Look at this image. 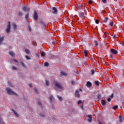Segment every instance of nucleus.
Here are the masks:
<instances>
[{
	"label": "nucleus",
	"instance_id": "obj_1",
	"mask_svg": "<svg viewBox=\"0 0 124 124\" xmlns=\"http://www.w3.org/2000/svg\"><path fill=\"white\" fill-rule=\"evenodd\" d=\"M6 90L8 93V94H15V95H18V94H17V93L14 92V91H13V90H12V89H11L10 88H7Z\"/></svg>",
	"mask_w": 124,
	"mask_h": 124
},
{
	"label": "nucleus",
	"instance_id": "obj_2",
	"mask_svg": "<svg viewBox=\"0 0 124 124\" xmlns=\"http://www.w3.org/2000/svg\"><path fill=\"white\" fill-rule=\"evenodd\" d=\"M11 29V25L10 24V22L9 21L8 22V25L7 26V29L6 30V31L7 33H9L10 32Z\"/></svg>",
	"mask_w": 124,
	"mask_h": 124
},
{
	"label": "nucleus",
	"instance_id": "obj_3",
	"mask_svg": "<svg viewBox=\"0 0 124 124\" xmlns=\"http://www.w3.org/2000/svg\"><path fill=\"white\" fill-rule=\"evenodd\" d=\"M55 85L56 87H57V88L58 89H60V90H63V87H62V85H61V84H60V83L59 82H55Z\"/></svg>",
	"mask_w": 124,
	"mask_h": 124
},
{
	"label": "nucleus",
	"instance_id": "obj_4",
	"mask_svg": "<svg viewBox=\"0 0 124 124\" xmlns=\"http://www.w3.org/2000/svg\"><path fill=\"white\" fill-rule=\"evenodd\" d=\"M38 14H37V12H34V15H33V18L35 21H37V20H38Z\"/></svg>",
	"mask_w": 124,
	"mask_h": 124
},
{
	"label": "nucleus",
	"instance_id": "obj_5",
	"mask_svg": "<svg viewBox=\"0 0 124 124\" xmlns=\"http://www.w3.org/2000/svg\"><path fill=\"white\" fill-rule=\"evenodd\" d=\"M110 52L113 55H118V51L114 48H111Z\"/></svg>",
	"mask_w": 124,
	"mask_h": 124
},
{
	"label": "nucleus",
	"instance_id": "obj_6",
	"mask_svg": "<svg viewBox=\"0 0 124 124\" xmlns=\"http://www.w3.org/2000/svg\"><path fill=\"white\" fill-rule=\"evenodd\" d=\"M87 121L89 123H92V121H93V116H92V115H89L87 116Z\"/></svg>",
	"mask_w": 124,
	"mask_h": 124
},
{
	"label": "nucleus",
	"instance_id": "obj_7",
	"mask_svg": "<svg viewBox=\"0 0 124 124\" xmlns=\"http://www.w3.org/2000/svg\"><path fill=\"white\" fill-rule=\"evenodd\" d=\"M52 13H53V14H58V9L55 7H53L52 8Z\"/></svg>",
	"mask_w": 124,
	"mask_h": 124
},
{
	"label": "nucleus",
	"instance_id": "obj_8",
	"mask_svg": "<svg viewBox=\"0 0 124 124\" xmlns=\"http://www.w3.org/2000/svg\"><path fill=\"white\" fill-rule=\"evenodd\" d=\"M76 97H78V98L80 97V94L79 93V90H77L75 94Z\"/></svg>",
	"mask_w": 124,
	"mask_h": 124
},
{
	"label": "nucleus",
	"instance_id": "obj_9",
	"mask_svg": "<svg viewBox=\"0 0 124 124\" xmlns=\"http://www.w3.org/2000/svg\"><path fill=\"white\" fill-rule=\"evenodd\" d=\"M40 25H43V27H44V28H46V27H47V24H45L44 23V22L43 21V20H41L40 21Z\"/></svg>",
	"mask_w": 124,
	"mask_h": 124
},
{
	"label": "nucleus",
	"instance_id": "obj_10",
	"mask_svg": "<svg viewBox=\"0 0 124 124\" xmlns=\"http://www.w3.org/2000/svg\"><path fill=\"white\" fill-rule=\"evenodd\" d=\"M12 111L14 113V114L15 115L16 117H19L20 116L19 114H18V112L15 111V110L12 109Z\"/></svg>",
	"mask_w": 124,
	"mask_h": 124
},
{
	"label": "nucleus",
	"instance_id": "obj_11",
	"mask_svg": "<svg viewBox=\"0 0 124 124\" xmlns=\"http://www.w3.org/2000/svg\"><path fill=\"white\" fill-rule=\"evenodd\" d=\"M9 55L11 56V57H15V53H14V51H11L9 52Z\"/></svg>",
	"mask_w": 124,
	"mask_h": 124
},
{
	"label": "nucleus",
	"instance_id": "obj_12",
	"mask_svg": "<svg viewBox=\"0 0 124 124\" xmlns=\"http://www.w3.org/2000/svg\"><path fill=\"white\" fill-rule=\"evenodd\" d=\"M83 54L85 57H88V51L86 50H83Z\"/></svg>",
	"mask_w": 124,
	"mask_h": 124
},
{
	"label": "nucleus",
	"instance_id": "obj_13",
	"mask_svg": "<svg viewBox=\"0 0 124 124\" xmlns=\"http://www.w3.org/2000/svg\"><path fill=\"white\" fill-rule=\"evenodd\" d=\"M79 16L80 18H83L85 16V14L83 12H80L79 13Z\"/></svg>",
	"mask_w": 124,
	"mask_h": 124
},
{
	"label": "nucleus",
	"instance_id": "obj_14",
	"mask_svg": "<svg viewBox=\"0 0 124 124\" xmlns=\"http://www.w3.org/2000/svg\"><path fill=\"white\" fill-rule=\"evenodd\" d=\"M3 40H4V37H0V45H1L2 42H3Z\"/></svg>",
	"mask_w": 124,
	"mask_h": 124
},
{
	"label": "nucleus",
	"instance_id": "obj_15",
	"mask_svg": "<svg viewBox=\"0 0 124 124\" xmlns=\"http://www.w3.org/2000/svg\"><path fill=\"white\" fill-rule=\"evenodd\" d=\"M53 99H54V97L53 96V95H51L49 98V102L51 103H52V101H53Z\"/></svg>",
	"mask_w": 124,
	"mask_h": 124
},
{
	"label": "nucleus",
	"instance_id": "obj_16",
	"mask_svg": "<svg viewBox=\"0 0 124 124\" xmlns=\"http://www.w3.org/2000/svg\"><path fill=\"white\" fill-rule=\"evenodd\" d=\"M67 75V74L66 73H65L64 72H62L61 74V76H66Z\"/></svg>",
	"mask_w": 124,
	"mask_h": 124
},
{
	"label": "nucleus",
	"instance_id": "obj_17",
	"mask_svg": "<svg viewBox=\"0 0 124 124\" xmlns=\"http://www.w3.org/2000/svg\"><path fill=\"white\" fill-rule=\"evenodd\" d=\"M25 52L26 54H27L31 53V51H30L29 49H26L25 50Z\"/></svg>",
	"mask_w": 124,
	"mask_h": 124
},
{
	"label": "nucleus",
	"instance_id": "obj_18",
	"mask_svg": "<svg viewBox=\"0 0 124 124\" xmlns=\"http://www.w3.org/2000/svg\"><path fill=\"white\" fill-rule=\"evenodd\" d=\"M108 19V17H105L103 20V23H107Z\"/></svg>",
	"mask_w": 124,
	"mask_h": 124
},
{
	"label": "nucleus",
	"instance_id": "obj_19",
	"mask_svg": "<svg viewBox=\"0 0 124 124\" xmlns=\"http://www.w3.org/2000/svg\"><path fill=\"white\" fill-rule=\"evenodd\" d=\"M95 84L96 86H99V85H100V82L98 80H96L95 81Z\"/></svg>",
	"mask_w": 124,
	"mask_h": 124
},
{
	"label": "nucleus",
	"instance_id": "obj_20",
	"mask_svg": "<svg viewBox=\"0 0 124 124\" xmlns=\"http://www.w3.org/2000/svg\"><path fill=\"white\" fill-rule=\"evenodd\" d=\"M21 65H22V66H23V67H24L25 68H27V65H26L25 63H24L23 62H21Z\"/></svg>",
	"mask_w": 124,
	"mask_h": 124
},
{
	"label": "nucleus",
	"instance_id": "obj_21",
	"mask_svg": "<svg viewBox=\"0 0 124 124\" xmlns=\"http://www.w3.org/2000/svg\"><path fill=\"white\" fill-rule=\"evenodd\" d=\"M87 87H91L92 86V83L90 81H88L86 84Z\"/></svg>",
	"mask_w": 124,
	"mask_h": 124
},
{
	"label": "nucleus",
	"instance_id": "obj_22",
	"mask_svg": "<svg viewBox=\"0 0 124 124\" xmlns=\"http://www.w3.org/2000/svg\"><path fill=\"white\" fill-rule=\"evenodd\" d=\"M13 26L15 31L17 29V25L15 23L13 24Z\"/></svg>",
	"mask_w": 124,
	"mask_h": 124
},
{
	"label": "nucleus",
	"instance_id": "obj_23",
	"mask_svg": "<svg viewBox=\"0 0 124 124\" xmlns=\"http://www.w3.org/2000/svg\"><path fill=\"white\" fill-rule=\"evenodd\" d=\"M101 104L102 105L104 106V105H106V102H105V101L102 100H101Z\"/></svg>",
	"mask_w": 124,
	"mask_h": 124
},
{
	"label": "nucleus",
	"instance_id": "obj_24",
	"mask_svg": "<svg viewBox=\"0 0 124 124\" xmlns=\"http://www.w3.org/2000/svg\"><path fill=\"white\" fill-rule=\"evenodd\" d=\"M44 65L45 66L48 67V66H49V63L48 62H45Z\"/></svg>",
	"mask_w": 124,
	"mask_h": 124
},
{
	"label": "nucleus",
	"instance_id": "obj_25",
	"mask_svg": "<svg viewBox=\"0 0 124 124\" xmlns=\"http://www.w3.org/2000/svg\"><path fill=\"white\" fill-rule=\"evenodd\" d=\"M91 71L92 75H93V74H94V73L95 72V71H94V69H92Z\"/></svg>",
	"mask_w": 124,
	"mask_h": 124
},
{
	"label": "nucleus",
	"instance_id": "obj_26",
	"mask_svg": "<svg viewBox=\"0 0 124 124\" xmlns=\"http://www.w3.org/2000/svg\"><path fill=\"white\" fill-rule=\"evenodd\" d=\"M30 15V14H29V12L28 13V14L26 15L25 16V19H29V16Z\"/></svg>",
	"mask_w": 124,
	"mask_h": 124
},
{
	"label": "nucleus",
	"instance_id": "obj_27",
	"mask_svg": "<svg viewBox=\"0 0 124 124\" xmlns=\"http://www.w3.org/2000/svg\"><path fill=\"white\" fill-rule=\"evenodd\" d=\"M49 81L48 80H46V86H49Z\"/></svg>",
	"mask_w": 124,
	"mask_h": 124
},
{
	"label": "nucleus",
	"instance_id": "obj_28",
	"mask_svg": "<svg viewBox=\"0 0 124 124\" xmlns=\"http://www.w3.org/2000/svg\"><path fill=\"white\" fill-rule=\"evenodd\" d=\"M22 10L25 12L27 11V7L26 6L23 7L22 8Z\"/></svg>",
	"mask_w": 124,
	"mask_h": 124
},
{
	"label": "nucleus",
	"instance_id": "obj_29",
	"mask_svg": "<svg viewBox=\"0 0 124 124\" xmlns=\"http://www.w3.org/2000/svg\"><path fill=\"white\" fill-rule=\"evenodd\" d=\"M117 108L118 106H115L112 108V109H113V110H117Z\"/></svg>",
	"mask_w": 124,
	"mask_h": 124
},
{
	"label": "nucleus",
	"instance_id": "obj_30",
	"mask_svg": "<svg viewBox=\"0 0 124 124\" xmlns=\"http://www.w3.org/2000/svg\"><path fill=\"white\" fill-rule=\"evenodd\" d=\"M8 84L10 87H13V85L11 84V82L10 81H8Z\"/></svg>",
	"mask_w": 124,
	"mask_h": 124
},
{
	"label": "nucleus",
	"instance_id": "obj_31",
	"mask_svg": "<svg viewBox=\"0 0 124 124\" xmlns=\"http://www.w3.org/2000/svg\"><path fill=\"white\" fill-rule=\"evenodd\" d=\"M57 96H58V98L59 99V100H60V101H62V97H61L59 95H58Z\"/></svg>",
	"mask_w": 124,
	"mask_h": 124
},
{
	"label": "nucleus",
	"instance_id": "obj_32",
	"mask_svg": "<svg viewBox=\"0 0 124 124\" xmlns=\"http://www.w3.org/2000/svg\"><path fill=\"white\" fill-rule=\"evenodd\" d=\"M119 121L120 123H123V119L122 118V116H119Z\"/></svg>",
	"mask_w": 124,
	"mask_h": 124
},
{
	"label": "nucleus",
	"instance_id": "obj_33",
	"mask_svg": "<svg viewBox=\"0 0 124 124\" xmlns=\"http://www.w3.org/2000/svg\"><path fill=\"white\" fill-rule=\"evenodd\" d=\"M97 99H101V95H100L99 94H98L97 95Z\"/></svg>",
	"mask_w": 124,
	"mask_h": 124
},
{
	"label": "nucleus",
	"instance_id": "obj_34",
	"mask_svg": "<svg viewBox=\"0 0 124 124\" xmlns=\"http://www.w3.org/2000/svg\"><path fill=\"white\" fill-rule=\"evenodd\" d=\"M94 43L95 44L96 46H98V43H97V41L96 40H95L94 41Z\"/></svg>",
	"mask_w": 124,
	"mask_h": 124
},
{
	"label": "nucleus",
	"instance_id": "obj_35",
	"mask_svg": "<svg viewBox=\"0 0 124 124\" xmlns=\"http://www.w3.org/2000/svg\"><path fill=\"white\" fill-rule=\"evenodd\" d=\"M25 57H26V59H27V60H31V57H29V56L28 55H26Z\"/></svg>",
	"mask_w": 124,
	"mask_h": 124
},
{
	"label": "nucleus",
	"instance_id": "obj_36",
	"mask_svg": "<svg viewBox=\"0 0 124 124\" xmlns=\"http://www.w3.org/2000/svg\"><path fill=\"white\" fill-rule=\"evenodd\" d=\"M113 25H114V22H113V21L109 23V26H110V27H113Z\"/></svg>",
	"mask_w": 124,
	"mask_h": 124
},
{
	"label": "nucleus",
	"instance_id": "obj_37",
	"mask_svg": "<svg viewBox=\"0 0 124 124\" xmlns=\"http://www.w3.org/2000/svg\"><path fill=\"white\" fill-rule=\"evenodd\" d=\"M41 55V57H45V52H42Z\"/></svg>",
	"mask_w": 124,
	"mask_h": 124
},
{
	"label": "nucleus",
	"instance_id": "obj_38",
	"mask_svg": "<svg viewBox=\"0 0 124 124\" xmlns=\"http://www.w3.org/2000/svg\"><path fill=\"white\" fill-rule=\"evenodd\" d=\"M18 15L19 16H23V13L22 12H19Z\"/></svg>",
	"mask_w": 124,
	"mask_h": 124
},
{
	"label": "nucleus",
	"instance_id": "obj_39",
	"mask_svg": "<svg viewBox=\"0 0 124 124\" xmlns=\"http://www.w3.org/2000/svg\"><path fill=\"white\" fill-rule=\"evenodd\" d=\"M34 91L36 92V93H38V90L36 88H34Z\"/></svg>",
	"mask_w": 124,
	"mask_h": 124
},
{
	"label": "nucleus",
	"instance_id": "obj_40",
	"mask_svg": "<svg viewBox=\"0 0 124 124\" xmlns=\"http://www.w3.org/2000/svg\"><path fill=\"white\" fill-rule=\"evenodd\" d=\"M113 39H116L117 38V35L114 34L113 37Z\"/></svg>",
	"mask_w": 124,
	"mask_h": 124
},
{
	"label": "nucleus",
	"instance_id": "obj_41",
	"mask_svg": "<svg viewBox=\"0 0 124 124\" xmlns=\"http://www.w3.org/2000/svg\"><path fill=\"white\" fill-rule=\"evenodd\" d=\"M13 69L14 70H16L17 69V67H16V66H14L13 67Z\"/></svg>",
	"mask_w": 124,
	"mask_h": 124
},
{
	"label": "nucleus",
	"instance_id": "obj_42",
	"mask_svg": "<svg viewBox=\"0 0 124 124\" xmlns=\"http://www.w3.org/2000/svg\"><path fill=\"white\" fill-rule=\"evenodd\" d=\"M102 1L104 3H106V2H107V0H102Z\"/></svg>",
	"mask_w": 124,
	"mask_h": 124
},
{
	"label": "nucleus",
	"instance_id": "obj_43",
	"mask_svg": "<svg viewBox=\"0 0 124 124\" xmlns=\"http://www.w3.org/2000/svg\"><path fill=\"white\" fill-rule=\"evenodd\" d=\"M95 23L96 24H99V20H98V19L96 20H95Z\"/></svg>",
	"mask_w": 124,
	"mask_h": 124
},
{
	"label": "nucleus",
	"instance_id": "obj_44",
	"mask_svg": "<svg viewBox=\"0 0 124 124\" xmlns=\"http://www.w3.org/2000/svg\"><path fill=\"white\" fill-rule=\"evenodd\" d=\"M88 3H89V4H92V3H93V1H92L91 0H90L88 1Z\"/></svg>",
	"mask_w": 124,
	"mask_h": 124
},
{
	"label": "nucleus",
	"instance_id": "obj_45",
	"mask_svg": "<svg viewBox=\"0 0 124 124\" xmlns=\"http://www.w3.org/2000/svg\"><path fill=\"white\" fill-rule=\"evenodd\" d=\"M92 61H93V62H95V59H94V57H92Z\"/></svg>",
	"mask_w": 124,
	"mask_h": 124
},
{
	"label": "nucleus",
	"instance_id": "obj_46",
	"mask_svg": "<svg viewBox=\"0 0 124 124\" xmlns=\"http://www.w3.org/2000/svg\"><path fill=\"white\" fill-rule=\"evenodd\" d=\"M30 10L31 8H30L29 7L27 8L26 11H30Z\"/></svg>",
	"mask_w": 124,
	"mask_h": 124
},
{
	"label": "nucleus",
	"instance_id": "obj_47",
	"mask_svg": "<svg viewBox=\"0 0 124 124\" xmlns=\"http://www.w3.org/2000/svg\"><path fill=\"white\" fill-rule=\"evenodd\" d=\"M28 28H29V30L30 31H31V27L29 26L28 27Z\"/></svg>",
	"mask_w": 124,
	"mask_h": 124
},
{
	"label": "nucleus",
	"instance_id": "obj_48",
	"mask_svg": "<svg viewBox=\"0 0 124 124\" xmlns=\"http://www.w3.org/2000/svg\"><path fill=\"white\" fill-rule=\"evenodd\" d=\"M81 103H82V101H81V100H79L78 102V104H81Z\"/></svg>",
	"mask_w": 124,
	"mask_h": 124
},
{
	"label": "nucleus",
	"instance_id": "obj_49",
	"mask_svg": "<svg viewBox=\"0 0 124 124\" xmlns=\"http://www.w3.org/2000/svg\"><path fill=\"white\" fill-rule=\"evenodd\" d=\"M110 97H111V98H113L114 97V93H112Z\"/></svg>",
	"mask_w": 124,
	"mask_h": 124
},
{
	"label": "nucleus",
	"instance_id": "obj_50",
	"mask_svg": "<svg viewBox=\"0 0 124 124\" xmlns=\"http://www.w3.org/2000/svg\"><path fill=\"white\" fill-rule=\"evenodd\" d=\"M71 84H72V85H74V84H75V82H74V80H72Z\"/></svg>",
	"mask_w": 124,
	"mask_h": 124
},
{
	"label": "nucleus",
	"instance_id": "obj_51",
	"mask_svg": "<svg viewBox=\"0 0 124 124\" xmlns=\"http://www.w3.org/2000/svg\"><path fill=\"white\" fill-rule=\"evenodd\" d=\"M108 102H110V101H111V98H108Z\"/></svg>",
	"mask_w": 124,
	"mask_h": 124
},
{
	"label": "nucleus",
	"instance_id": "obj_52",
	"mask_svg": "<svg viewBox=\"0 0 124 124\" xmlns=\"http://www.w3.org/2000/svg\"><path fill=\"white\" fill-rule=\"evenodd\" d=\"M55 44V42L54 41H53L51 42V45H54Z\"/></svg>",
	"mask_w": 124,
	"mask_h": 124
},
{
	"label": "nucleus",
	"instance_id": "obj_53",
	"mask_svg": "<svg viewBox=\"0 0 124 124\" xmlns=\"http://www.w3.org/2000/svg\"><path fill=\"white\" fill-rule=\"evenodd\" d=\"M36 56H37V57H39V56H40V55H39V54H38V53H36Z\"/></svg>",
	"mask_w": 124,
	"mask_h": 124
},
{
	"label": "nucleus",
	"instance_id": "obj_54",
	"mask_svg": "<svg viewBox=\"0 0 124 124\" xmlns=\"http://www.w3.org/2000/svg\"><path fill=\"white\" fill-rule=\"evenodd\" d=\"M78 9H79V10H81V9H82L81 8V6H78Z\"/></svg>",
	"mask_w": 124,
	"mask_h": 124
},
{
	"label": "nucleus",
	"instance_id": "obj_55",
	"mask_svg": "<svg viewBox=\"0 0 124 124\" xmlns=\"http://www.w3.org/2000/svg\"><path fill=\"white\" fill-rule=\"evenodd\" d=\"M39 105H42V103H41V102H38Z\"/></svg>",
	"mask_w": 124,
	"mask_h": 124
},
{
	"label": "nucleus",
	"instance_id": "obj_56",
	"mask_svg": "<svg viewBox=\"0 0 124 124\" xmlns=\"http://www.w3.org/2000/svg\"><path fill=\"white\" fill-rule=\"evenodd\" d=\"M110 59H113V55H110Z\"/></svg>",
	"mask_w": 124,
	"mask_h": 124
},
{
	"label": "nucleus",
	"instance_id": "obj_57",
	"mask_svg": "<svg viewBox=\"0 0 124 124\" xmlns=\"http://www.w3.org/2000/svg\"><path fill=\"white\" fill-rule=\"evenodd\" d=\"M30 87H31V88L32 87V84H30L29 85Z\"/></svg>",
	"mask_w": 124,
	"mask_h": 124
},
{
	"label": "nucleus",
	"instance_id": "obj_58",
	"mask_svg": "<svg viewBox=\"0 0 124 124\" xmlns=\"http://www.w3.org/2000/svg\"><path fill=\"white\" fill-rule=\"evenodd\" d=\"M104 34H105V37H106V35H107V33H106V32L104 33Z\"/></svg>",
	"mask_w": 124,
	"mask_h": 124
},
{
	"label": "nucleus",
	"instance_id": "obj_59",
	"mask_svg": "<svg viewBox=\"0 0 124 124\" xmlns=\"http://www.w3.org/2000/svg\"><path fill=\"white\" fill-rule=\"evenodd\" d=\"M122 45H123V46H124V42H122Z\"/></svg>",
	"mask_w": 124,
	"mask_h": 124
},
{
	"label": "nucleus",
	"instance_id": "obj_60",
	"mask_svg": "<svg viewBox=\"0 0 124 124\" xmlns=\"http://www.w3.org/2000/svg\"><path fill=\"white\" fill-rule=\"evenodd\" d=\"M14 62H18V61L17 60H14Z\"/></svg>",
	"mask_w": 124,
	"mask_h": 124
},
{
	"label": "nucleus",
	"instance_id": "obj_61",
	"mask_svg": "<svg viewBox=\"0 0 124 124\" xmlns=\"http://www.w3.org/2000/svg\"><path fill=\"white\" fill-rule=\"evenodd\" d=\"M79 91H80V92H82V89H79Z\"/></svg>",
	"mask_w": 124,
	"mask_h": 124
},
{
	"label": "nucleus",
	"instance_id": "obj_62",
	"mask_svg": "<svg viewBox=\"0 0 124 124\" xmlns=\"http://www.w3.org/2000/svg\"><path fill=\"white\" fill-rule=\"evenodd\" d=\"M83 63L84 65H86V63H85V62H83Z\"/></svg>",
	"mask_w": 124,
	"mask_h": 124
},
{
	"label": "nucleus",
	"instance_id": "obj_63",
	"mask_svg": "<svg viewBox=\"0 0 124 124\" xmlns=\"http://www.w3.org/2000/svg\"><path fill=\"white\" fill-rule=\"evenodd\" d=\"M99 124H102V123H101V122H99Z\"/></svg>",
	"mask_w": 124,
	"mask_h": 124
},
{
	"label": "nucleus",
	"instance_id": "obj_64",
	"mask_svg": "<svg viewBox=\"0 0 124 124\" xmlns=\"http://www.w3.org/2000/svg\"><path fill=\"white\" fill-rule=\"evenodd\" d=\"M123 108V107L121 106V107H120V109H122Z\"/></svg>",
	"mask_w": 124,
	"mask_h": 124
}]
</instances>
